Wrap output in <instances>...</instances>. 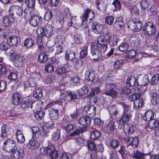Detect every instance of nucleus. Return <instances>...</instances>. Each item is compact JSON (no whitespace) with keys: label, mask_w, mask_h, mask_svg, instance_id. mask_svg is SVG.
Returning <instances> with one entry per match:
<instances>
[{"label":"nucleus","mask_w":159,"mask_h":159,"mask_svg":"<svg viewBox=\"0 0 159 159\" xmlns=\"http://www.w3.org/2000/svg\"><path fill=\"white\" fill-rule=\"evenodd\" d=\"M120 104L123 107V111L120 116L119 122L120 125H123L129 121L132 115L129 111L130 106L129 105L123 102H120Z\"/></svg>","instance_id":"obj_1"},{"label":"nucleus","mask_w":159,"mask_h":159,"mask_svg":"<svg viewBox=\"0 0 159 159\" xmlns=\"http://www.w3.org/2000/svg\"><path fill=\"white\" fill-rule=\"evenodd\" d=\"M40 152L42 155H49L53 159H56L58 156L57 150L56 149L54 145L52 144L49 145L47 147L41 148Z\"/></svg>","instance_id":"obj_2"},{"label":"nucleus","mask_w":159,"mask_h":159,"mask_svg":"<svg viewBox=\"0 0 159 159\" xmlns=\"http://www.w3.org/2000/svg\"><path fill=\"white\" fill-rule=\"evenodd\" d=\"M128 28L131 30L138 32L141 30L143 26L142 21L138 17H134L128 23Z\"/></svg>","instance_id":"obj_3"},{"label":"nucleus","mask_w":159,"mask_h":159,"mask_svg":"<svg viewBox=\"0 0 159 159\" xmlns=\"http://www.w3.org/2000/svg\"><path fill=\"white\" fill-rule=\"evenodd\" d=\"M10 16L13 19L17 20L19 19L23 13V9L21 6L13 5L12 6L10 9Z\"/></svg>","instance_id":"obj_4"},{"label":"nucleus","mask_w":159,"mask_h":159,"mask_svg":"<svg viewBox=\"0 0 159 159\" xmlns=\"http://www.w3.org/2000/svg\"><path fill=\"white\" fill-rule=\"evenodd\" d=\"M143 31L145 35L150 37L156 33V28L153 23L148 21L145 24Z\"/></svg>","instance_id":"obj_5"},{"label":"nucleus","mask_w":159,"mask_h":159,"mask_svg":"<svg viewBox=\"0 0 159 159\" xmlns=\"http://www.w3.org/2000/svg\"><path fill=\"white\" fill-rule=\"evenodd\" d=\"M97 44L96 43H92L91 47V59L95 61L99 60L102 56L99 49H97Z\"/></svg>","instance_id":"obj_6"},{"label":"nucleus","mask_w":159,"mask_h":159,"mask_svg":"<svg viewBox=\"0 0 159 159\" xmlns=\"http://www.w3.org/2000/svg\"><path fill=\"white\" fill-rule=\"evenodd\" d=\"M16 146V144L14 140L8 139L3 143L2 148L7 152L11 153L15 149Z\"/></svg>","instance_id":"obj_7"},{"label":"nucleus","mask_w":159,"mask_h":159,"mask_svg":"<svg viewBox=\"0 0 159 159\" xmlns=\"http://www.w3.org/2000/svg\"><path fill=\"white\" fill-rule=\"evenodd\" d=\"M15 66L18 67L22 66L24 63L25 60L24 57L22 55L16 54L15 56L11 58Z\"/></svg>","instance_id":"obj_8"},{"label":"nucleus","mask_w":159,"mask_h":159,"mask_svg":"<svg viewBox=\"0 0 159 159\" xmlns=\"http://www.w3.org/2000/svg\"><path fill=\"white\" fill-rule=\"evenodd\" d=\"M148 82V78L147 75H140L137 77V85L146 86Z\"/></svg>","instance_id":"obj_9"},{"label":"nucleus","mask_w":159,"mask_h":159,"mask_svg":"<svg viewBox=\"0 0 159 159\" xmlns=\"http://www.w3.org/2000/svg\"><path fill=\"white\" fill-rule=\"evenodd\" d=\"M124 139L125 141L127 142L128 145L131 146L134 148L138 147L139 141L137 137H133L132 136H129L125 137Z\"/></svg>","instance_id":"obj_10"},{"label":"nucleus","mask_w":159,"mask_h":159,"mask_svg":"<svg viewBox=\"0 0 159 159\" xmlns=\"http://www.w3.org/2000/svg\"><path fill=\"white\" fill-rule=\"evenodd\" d=\"M96 111V107L93 106H85L83 111L82 113L84 115H87L92 117L94 116Z\"/></svg>","instance_id":"obj_11"},{"label":"nucleus","mask_w":159,"mask_h":159,"mask_svg":"<svg viewBox=\"0 0 159 159\" xmlns=\"http://www.w3.org/2000/svg\"><path fill=\"white\" fill-rule=\"evenodd\" d=\"M95 3L97 8L101 11L104 12L108 7L107 0H96Z\"/></svg>","instance_id":"obj_12"},{"label":"nucleus","mask_w":159,"mask_h":159,"mask_svg":"<svg viewBox=\"0 0 159 159\" xmlns=\"http://www.w3.org/2000/svg\"><path fill=\"white\" fill-rule=\"evenodd\" d=\"M35 102V101L32 98H28L22 101L20 103V108L23 110H26L30 108H32V104Z\"/></svg>","instance_id":"obj_13"},{"label":"nucleus","mask_w":159,"mask_h":159,"mask_svg":"<svg viewBox=\"0 0 159 159\" xmlns=\"http://www.w3.org/2000/svg\"><path fill=\"white\" fill-rule=\"evenodd\" d=\"M52 104L51 103L48 104L47 106V108H49V116L51 120H57L59 116L58 110L57 109H55L52 108H50Z\"/></svg>","instance_id":"obj_14"},{"label":"nucleus","mask_w":159,"mask_h":159,"mask_svg":"<svg viewBox=\"0 0 159 159\" xmlns=\"http://www.w3.org/2000/svg\"><path fill=\"white\" fill-rule=\"evenodd\" d=\"M95 76L94 72L92 69L88 68L85 74V79L88 81H91V84H94L93 81Z\"/></svg>","instance_id":"obj_15"},{"label":"nucleus","mask_w":159,"mask_h":159,"mask_svg":"<svg viewBox=\"0 0 159 159\" xmlns=\"http://www.w3.org/2000/svg\"><path fill=\"white\" fill-rule=\"evenodd\" d=\"M124 130L125 134L127 137L131 136L135 130V127L132 124H128L124 125Z\"/></svg>","instance_id":"obj_16"},{"label":"nucleus","mask_w":159,"mask_h":159,"mask_svg":"<svg viewBox=\"0 0 159 159\" xmlns=\"http://www.w3.org/2000/svg\"><path fill=\"white\" fill-rule=\"evenodd\" d=\"M79 124L82 125L85 129L90 125L91 123V120L90 117L88 116H83L80 118L78 120Z\"/></svg>","instance_id":"obj_17"},{"label":"nucleus","mask_w":159,"mask_h":159,"mask_svg":"<svg viewBox=\"0 0 159 159\" xmlns=\"http://www.w3.org/2000/svg\"><path fill=\"white\" fill-rule=\"evenodd\" d=\"M95 16V14L92 10L89 9L85 10L83 14L82 22L84 20H87L88 18H89L90 20L92 19V18Z\"/></svg>","instance_id":"obj_18"},{"label":"nucleus","mask_w":159,"mask_h":159,"mask_svg":"<svg viewBox=\"0 0 159 159\" xmlns=\"http://www.w3.org/2000/svg\"><path fill=\"white\" fill-rule=\"evenodd\" d=\"M29 20L30 24L31 25L35 27L39 25L42 20V18L39 16L34 15L31 16Z\"/></svg>","instance_id":"obj_19"},{"label":"nucleus","mask_w":159,"mask_h":159,"mask_svg":"<svg viewBox=\"0 0 159 159\" xmlns=\"http://www.w3.org/2000/svg\"><path fill=\"white\" fill-rule=\"evenodd\" d=\"M11 153L15 159H22L24 155V151L19 148L15 149Z\"/></svg>","instance_id":"obj_20"},{"label":"nucleus","mask_w":159,"mask_h":159,"mask_svg":"<svg viewBox=\"0 0 159 159\" xmlns=\"http://www.w3.org/2000/svg\"><path fill=\"white\" fill-rule=\"evenodd\" d=\"M7 42L10 45L17 46L20 45V39L16 36H10L7 39Z\"/></svg>","instance_id":"obj_21"},{"label":"nucleus","mask_w":159,"mask_h":159,"mask_svg":"<svg viewBox=\"0 0 159 159\" xmlns=\"http://www.w3.org/2000/svg\"><path fill=\"white\" fill-rule=\"evenodd\" d=\"M21 96L20 93L16 92L13 93L11 98V103L14 105L17 106L21 102Z\"/></svg>","instance_id":"obj_22"},{"label":"nucleus","mask_w":159,"mask_h":159,"mask_svg":"<svg viewBox=\"0 0 159 159\" xmlns=\"http://www.w3.org/2000/svg\"><path fill=\"white\" fill-rule=\"evenodd\" d=\"M103 25L98 22H94L92 25L93 31L95 33L98 34L102 32L103 29Z\"/></svg>","instance_id":"obj_23"},{"label":"nucleus","mask_w":159,"mask_h":159,"mask_svg":"<svg viewBox=\"0 0 159 159\" xmlns=\"http://www.w3.org/2000/svg\"><path fill=\"white\" fill-rule=\"evenodd\" d=\"M116 20L113 24V27L115 30H119L124 25L123 18L121 17H118L116 19Z\"/></svg>","instance_id":"obj_24"},{"label":"nucleus","mask_w":159,"mask_h":159,"mask_svg":"<svg viewBox=\"0 0 159 159\" xmlns=\"http://www.w3.org/2000/svg\"><path fill=\"white\" fill-rule=\"evenodd\" d=\"M137 79L133 76H131L128 77L126 81V84L127 86L129 87H137Z\"/></svg>","instance_id":"obj_25"},{"label":"nucleus","mask_w":159,"mask_h":159,"mask_svg":"<svg viewBox=\"0 0 159 159\" xmlns=\"http://www.w3.org/2000/svg\"><path fill=\"white\" fill-rule=\"evenodd\" d=\"M151 98V102L153 105H156L159 103V93L156 91H152L150 94Z\"/></svg>","instance_id":"obj_26"},{"label":"nucleus","mask_w":159,"mask_h":159,"mask_svg":"<svg viewBox=\"0 0 159 159\" xmlns=\"http://www.w3.org/2000/svg\"><path fill=\"white\" fill-rule=\"evenodd\" d=\"M53 27L49 24H47L43 28L44 36L51 37L53 34Z\"/></svg>","instance_id":"obj_27"},{"label":"nucleus","mask_w":159,"mask_h":159,"mask_svg":"<svg viewBox=\"0 0 159 159\" xmlns=\"http://www.w3.org/2000/svg\"><path fill=\"white\" fill-rule=\"evenodd\" d=\"M35 44L34 40L31 38H27L24 42L23 47L26 49H29Z\"/></svg>","instance_id":"obj_28"},{"label":"nucleus","mask_w":159,"mask_h":159,"mask_svg":"<svg viewBox=\"0 0 159 159\" xmlns=\"http://www.w3.org/2000/svg\"><path fill=\"white\" fill-rule=\"evenodd\" d=\"M11 128L6 125H2L1 129L2 134L1 136L2 137H6L7 135L10 134Z\"/></svg>","instance_id":"obj_29"},{"label":"nucleus","mask_w":159,"mask_h":159,"mask_svg":"<svg viewBox=\"0 0 159 159\" xmlns=\"http://www.w3.org/2000/svg\"><path fill=\"white\" fill-rule=\"evenodd\" d=\"M145 155H146L143 153L134 150H133V152L131 154L132 157L135 159H145Z\"/></svg>","instance_id":"obj_30"},{"label":"nucleus","mask_w":159,"mask_h":159,"mask_svg":"<svg viewBox=\"0 0 159 159\" xmlns=\"http://www.w3.org/2000/svg\"><path fill=\"white\" fill-rule=\"evenodd\" d=\"M148 126L150 129H155L159 127V121L157 120H154V119L149 121L148 122Z\"/></svg>","instance_id":"obj_31"},{"label":"nucleus","mask_w":159,"mask_h":159,"mask_svg":"<svg viewBox=\"0 0 159 159\" xmlns=\"http://www.w3.org/2000/svg\"><path fill=\"white\" fill-rule=\"evenodd\" d=\"M142 118L144 120L148 122L149 121L154 119V113L152 111H147Z\"/></svg>","instance_id":"obj_32"},{"label":"nucleus","mask_w":159,"mask_h":159,"mask_svg":"<svg viewBox=\"0 0 159 159\" xmlns=\"http://www.w3.org/2000/svg\"><path fill=\"white\" fill-rule=\"evenodd\" d=\"M75 53L72 51H67L65 54L66 60V61L73 60L75 58Z\"/></svg>","instance_id":"obj_33"},{"label":"nucleus","mask_w":159,"mask_h":159,"mask_svg":"<svg viewBox=\"0 0 159 159\" xmlns=\"http://www.w3.org/2000/svg\"><path fill=\"white\" fill-rule=\"evenodd\" d=\"M16 139L20 143H23L25 141V138L22 132L20 129L17 130L16 134Z\"/></svg>","instance_id":"obj_34"},{"label":"nucleus","mask_w":159,"mask_h":159,"mask_svg":"<svg viewBox=\"0 0 159 159\" xmlns=\"http://www.w3.org/2000/svg\"><path fill=\"white\" fill-rule=\"evenodd\" d=\"M116 90L115 89L112 90L111 89L109 90H102V92L103 94L113 98L117 96V93Z\"/></svg>","instance_id":"obj_35"},{"label":"nucleus","mask_w":159,"mask_h":159,"mask_svg":"<svg viewBox=\"0 0 159 159\" xmlns=\"http://www.w3.org/2000/svg\"><path fill=\"white\" fill-rule=\"evenodd\" d=\"M111 89L117 90V88L115 84L113 83L109 82L107 81L105 84V87L103 90H109Z\"/></svg>","instance_id":"obj_36"},{"label":"nucleus","mask_w":159,"mask_h":159,"mask_svg":"<svg viewBox=\"0 0 159 159\" xmlns=\"http://www.w3.org/2000/svg\"><path fill=\"white\" fill-rule=\"evenodd\" d=\"M89 90L88 87L84 86H83L80 89H79L77 91L78 93L79 96H84L87 94Z\"/></svg>","instance_id":"obj_37"},{"label":"nucleus","mask_w":159,"mask_h":159,"mask_svg":"<svg viewBox=\"0 0 159 159\" xmlns=\"http://www.w3.org/2000/svg\"><path fill=\"white\" fill-rule=\"evenodd\" d=\"M108 112L111 116H117L119 113L116 107L114 104L110 107Z\"/></svg>","instance_id":"obj_38"},{"label":"nucleus","mask_w":159,"mask_h":159,"mask_svg":"<svg viewBox=\"0 0 159 159\" xmlns=\"http://www.w3.org/2000/svg\"><path fill=\"white\" fill-rule=\"evenodd\" d=\"M29 144L31 149H35L38 148L39 146V143L35 139H31L30 140Z\"/></svg>","instance_id":"obj_39"},{"label":"nucleus","mask_w":159,"mask_h":159,"mask_svg":"<svg viewBox=\"0 0 159 159\" xmlns=\"http://www.w3.org/2000/svg\"><path fill=\"white\" fill-rule=\"evenodd\" d=\"M111 37V38L108 41L109 44L113 46L116 45L118 40V38L117 36L116 35H113Z\"/></svg>","instance_id":"obj_40"},{"label":"nucleus","mask_w":159,"mask_h":159,"mask_svg":"<svg viewBox=\"0 0 159 159\" xmlns=\"http://www.w3.org/2000/svg\"><path fill=\"white\" fill-rule=\"evenodd\" d=\"M48 57L46 54L44 53L40 54L38 57V61L40 63H45L47 61Z\"/></svg>","instance_id":"obj_41"},{"label":"nucleus","mask_w":159,"mask_h":159,"mask_svg":"<svg viewBox=\"0 0 159 159\" xmlns=\"http://www.w3.org/2000/svg\"><path fill=\"white\" fill-rule=\"evenodd\" d=\"M80 81V79L77 77H72L70 79V84L74 86H78L79 85Z\"/></svg>","instance_id":"obj_42"},{"label":"nucleus","mask_w":159,"mask_h":159,"mask_svg":"<svg viewBox=\"0 0 159 159\" xmlns=\"http://www.w3.org/2000/svg\"><path fill=\"white\" fill-rule=\"evenodd\" d=\"M60 130L58 129H57L52 134L51 138L52 140L54 141L58 140L60 138Z\"/></svg>","instance_id":"obj_43"},{"label":"nucleus","mask_w":159,"mask_h":159,"mask_svg":"<svg viewBox=\"0 0 159 159\" xmlns=\"http://www.w3.org/2000/svg\"><path fill=\"white\" fill-rule=\"evenodd\" d=\"M43 92L40 89H38L34 90L33 92V97L36 99H39L42 97Z\"/></svg>","instance_id":"obj_44"},{"label":"nucleus","mask_w":159,"mask_h":159,"mask_svg":"<svg viewBox=\"0 0 159 159\" xmlns=\"http://www.w3.org/2000/svg\"><path fill=\"white\" fill-rule=\"evenodd\" d=\"M108 130L111 132H113L117 129L115 125V123L113 121H110L108 124L107 126Z\"/></svg>","instance_id":"obj_45"},{"label":"nucleus","mask_w":159,"mask_h":159,"mask_svg":"<svg viewBox=\"0 0 159 159\" xmlns=\"http://www.w3.org/2000/svg\"><path fill=\"white\" fill-rule=\"evenodd\" d=\"M100 92V90L99 87H93L90 93L88 95L89 97H92L94 96L95 95L99 94Z\"/></svg>","instance_id":"obj_46"},{"label":"nucleus","mask_w":159,"mask_h":159,"mask_svg":"<svg viewBox=\"0 0 159 159\" xmlns=\"http://www.w3.org/2000/svg\"><path fill=\"white\" fill-rule=\"evenodd\" d=\"M88 147L90 150L94 151H97V148L93 141L88 140L87 142Z\"/></svg>","instance_id":"obj_47"},{"label":"nucleus","mask_w":159,"mask_h":159,"mask_svg":"<svg viewBox=\"0 0 159 159\" xmlns=\"http://www.w3.org/2000/svg\"><path fill=\"white\" fill-rule=\"evenodd\" d=\"M109 159H116L118 157L116 151L114 149H110L108 151Z\"/></svg>","instance_id":"obj_48"},{"label":"nucleus","mask_w":159,"mask_h":159,"mask_svg":"<svg viewBox=\"0 0 159 159\" xmlns=\"http://www.w3.org/2000/svg\"><path fill=\"white\" fill-rule=\"evenodd\" d=\"M144 102V100L143 99H136L134 101V107L137 109L138 108L141 107Z\"/></svg>","instance_id":"obj_49"},{"label":"nucleus","mask_w":159,"mask_h":159,"mask_svg":"<svg viewBox=\"0 0 159 159\" xmlns=\"http://www.w3.org/2000/svg\"><path fill=\"white\" fill-rule=\"evenodd\" d=\"M62 128L68 132H71L75 129V126L74 125L70 123L67 124L66 126H63Z\"/></svg>","instance_id":"obj_50"},{"label":"nucleus","mask_w":159,"mask_h":159,"mask_svg":"<svg viewBox=\"0 0 159 159\" xmlns=\"http://www.w3.org/2000/svg\"><path fill=\"white\" fill-rule=\"evenodd\" d=\"M159 80V75L156 74L152 77L150 81V83L152 85L157 84Z\"/></svg>","instance_id":"obj_51"},{"label":"nucleus","mask_w":159,"mask_h":159,"mask_svg":"<svg viewBox=\"0 0 159 159\" xmlns=\"http://www.w3.org/2000/svg\"><path fill=\"white\" fill-rule=\"evenodd\" d=\"M118 152L120 154L123 159H126L127 157V153L125 147L121 146L120 149Z\"/></svg>","instance_id":"obj_52"},{"label":"nucleus","mask_w":159,"mask_h":159,"mask_svg":"<svg viewBox=\"0 0 159 159\" xmlns=\"http://www.w3.org/2000/svg\"><path fill=\"white\" fill-rule=\"evenodd\" d=\"M100 136V132L98 130H95L91 132L90 138L92 140L98 138Z\"/></svg>","instance_id":"obj_53"},{"label":"nucleus","mask_w":159,"mask_h":159,"mask_svg":"<svg viewBox=\"0 0 159 159\" xmlns=\"http://www.w3.org/2000/svg\"><path fill=\"white\" fill-rule=\"evenodd\" d=\"M87 53L88 47L85 46L82 47L80 52V58H85L87 56Z\"/></svg>","instance_id":"obj_54"},{"label":"nucleus","mask_w":159,"mask_h":159,"mask_svg":"<svg viewBox=\"0 0 159 159\" xmlns=\"http://www.w3.org/2000/svg\"><path fill=\"white\" fill-rule=\"evenodd\" d=\"M110 144L113 149H116L119 147L120 144L117 140L112 139L110 141Z\"/></svg>","instance_id":"obj_55"},{"label":"nucleus","mask_w":159,"mask_h":159,"mask_svg":"<svg viewBox=\"0 0 159 159\" xmlns=\"http://www.w3.org/2000/svg\"><path fill=\"white\" fill-rule=\"evenodd\" d=\"M150 2L148 0H142L140 2V4L142 10H145L148 8L150 5Z\"/></svg>","instance_id":"obj_56"},{"label":"nucleus","mask_w":159,"mask_h":159,"mask_svg":"<svg viewBox=\"0 0 159 159\" xmlns=\"http://www.w3.org/2000/svg\"><path fill=\"white\" fill-rule=\"evenodd\" d=\"M44 70L47 72L52 73L54 71L53 65L49 63H46L45 66Z\"/></svg>","instance_id":"obj_57"},{"label":"nucleus","mask_w":159,"mask_h":159,"mask_svg":"<svg viewBox=\"0 0 159 159\" xmlns=\"http://www.w3.org/2000/svg\"><path fill=\"white\" fill-rule=\"evenodd\" d=\"M67 71L66 68L63 66L58 67L56 69V72L58 75H62L65 74Z\"/></svg>","instance_id":"obj_58"},{"label":"nucleus","mask_w":159,"mask_h":159,"mask_svg":"<svg viewBox=\"0 0 159 159\" xmlns=\"http://www.w3.org/2000/svg\"><path fill=\"white\" fill-rule=\"evenodd\" d=\"M85 131V129L81 128L75 129L73 133L70 134V136L71 137L74 136L76 135H79L80 133H82Z\"/></svg>","instance_id":"obj_59"},{"label":"nucleus","mask_w":159,"mask_h":159,"mask_svg":"<svg viewBox=\"0 0 159 159\" xmlns=\"http://www.w3.org/2000/svg\"><path fill=\"white\" fill-rule=\"evenodd\" d=\"M39 128L37 126H34L32 129V132L33 134L32 137L38 138L39 137L40 132Z\"/></svg>","instance_id":"obj_60"},{"label":"nucleus","mask_w":159,"mask_h":159,"mask_svg":"<svg viewBox=\"0 0 159 159\" xmlns=\"http://www.w3.org/2000/svg\"><path fill=\"white\" fill-rule=\"evenodd\" d=\"M8 43L7 42H2L0 44V49L2 51H7L10 46Z\"/></svg>","instance_id":"obj_61"},{"label":"nucleus","mask_w":159,"mask_h":159,"mask_svg":"<svg viewBox=\"0 0 159 159\" xmlns=\"http://www.w3.org/2000/svg\"><path fill=\"white\" fill-rule=\"evenodd\" d=\"M130 12L132 15H138L139 14V9L135 6H130Z\"/></svg>","instance_id":"obj_62"},{"label":"nucleus","mask_w":159,"mask_h":159,"mask_svg":"<svg viewBox=\"0 0 159 159\" xmlns=\"http://www.w3.org/2000/svg\"><path fill=\"white\" fill-rule=\"evenodd\" d=\"M97 49H99L100 52H105L107 50V44L106 43H104L102 44L97 45Z\"/></svg>","instance_id":"obj_63"},{"label":"nucleus","mask_w":159,"mask_h":159,"mask_svg":"<svg viewBox=\"0 0 159 159\" xmlns=\"http://www.w3.org/2000/svg\"><path fill=\"white\" fill-rule=\"evenodd\" d=\"M53 14L51 11H48L45 13L44 16V19L47 21H49L53 17Z\"/></svg>","instance_id":"obj_64"}]
</instances>
